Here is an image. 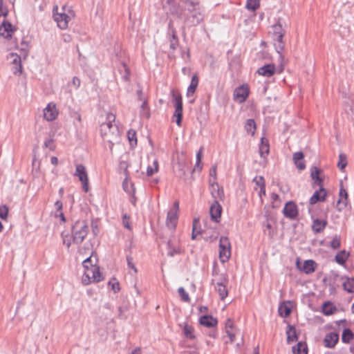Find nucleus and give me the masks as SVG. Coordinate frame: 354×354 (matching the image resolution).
<instances>
[{
  "mask_svg": "<svg viewBox=\"0 0 354 354\" xmlns=\"http://www.w3.org/2000/svg\"><path fill=\"white\" fill-rule=\"evenodd\" d=\"M253 182L255 183L256 185L260 188L259 196H261V192H263V195L266 194V185L265 180L263 176H256L253 179Z\"/></svg>",
  "mask_w": 354,
  "mask_h": 354,
  "instance_id": "nucleus-37",
  "label": "nucleus"
},
{
  "mask_svg": "<svg viewBox=\"0 0 354 354\" xmlns=\"http://www.w3.org/2000/svg\"><path fill=\"white\" fill-rule=\"evenodd\" d=\"M15 28L8 21L3 20L0 26V35L6 39H11Z\"/></svg>",
  "mask_w": 354,
  "mask_h": 354,
  "instance_id": "nucleus-12",
  "label": "nucleus"
},
{
  "mask_svg": "<svg viewBox=\"0 0 354 354\" xmlns=\"http://www.w3.org/2000/svg\"><path fill=\"white\" fill-rule=\"evenodd\" d=\"M344 289L349 293L354 292V279L346 278V281L343 283Z\"/></svg>",
  "mask_w": 354,
  "mask_h": 354,
  "instance_id": "nucleus-41",
  "label": "nucleus"
},
{
  "mask_svg": "<svg viewBox=\"0 0 354 354\" xmlns=\"http://www.w3.org/2000/svg\"><path fill=\"white\" fill-rule=\"evenodd\" d=\"M221 274V273H219V269L216 265V263L214 262L213 268H212V276L214 277V278H216L218 276H219V274Z\"/></svg>",
  "mask_w": 354,
  "mask_h": 354,
  "instance_id": "nucleus-62",
  "label": "nucleus"
},
{
  "mask_svg": "<svg viewBox=\"0 0 354 354\" xmlns=\"http://www.w3.org/2000/svg\"><path fill=\"white\" fill-rule=\"evenodd\" d=\"M202 157L203 156H196V162L194 167L192 169L193 173L195 171L199 172L201 171L202 166H201V163Z\"/></svg>",
  "mask_w": 354,
  "mask_h": 354,
  "instance_id": "nucleus-58",
  "label": "nucleus"
},
{
  "mask_svg": "<svg viewBox=\"0 0 354 354\" xmlns=\"http://www.w3.org/2000/svg\"><path fill=\"white\" fill-rule=\"evenodd\" d=\"M339 340V335L337 333L327 334L324 339V346L327 348H333Z\"/></svg>",
  "mask_w": 354,
  "mask_h": 354,
  "instance_id": "nucleus-19",
  "label": "nucleus"
},
{
  "mask_svg": "<svg viewBox=\"0 0 354 354\" xmlns=\"http://www.w3.org/2000/svg\"><path fill=\"white\" fill-rule=\"evenodd\" d=\"M222 213V207L217 200H214L210 206L209 214L212 221L216 223L220 222V218Z\"/></svg>",
  "mask_w": 354,
  "mask_h": 354,
  "instance_id": "nucleus-13",
  "label": "nucleus"
},
{
  "mask_svg": "<svg viewBox=\"0 0 354 354\" xmlns=\"http://www.w3.org/2000/svg\"><path fill=\"white\" fill-rule=\"evenodd\" d=\"M313 169L314 170L312 169L311 171L310 176L313 180H315L319 176L320 170L317 167H313Z\"/></svg>",
  "mask_w": 354,
  "mask_h": 354,
  "instance_id": "nucleus-63",
  "label": "nucleus"
},
{
  "mask_svg": "<svg viewBox=\"0 0 354 354\" xmlns=\"http://www.w3.org/2000/svg\"><path fill=\"white\" fill-rule=\"evenodd\" d=\"M276 71V67L274 64H266L258 68L257 73L261 76L270 77Z\"/></svg>",
  "mask_w": 354,
  "mask_h": 354,
  "instance_id": "nucleus-16",
  "label": "nucleus"
},
{
  "mask_svg": "<svg viewBox=\"0 0 354 354\" xmlns=\"http://www.w3.org/2000/svg\"><path fill=\"white\" fill-rule=\"evenodd\" d=\"M245 132L250 136H254L257 129V124L254 119H248L244 124Z\"/></svg>",
  "mask_w": 354,
  "mask_h": 354,
  "instance_id": "nucleus-27",
  "label": "nucleus"
},
{
  "mask_svg": "<svg viewBox=\"0 0 354 354\" xmlns=\"http://www.w3.org/2000/svg\"><path fill=\"white\" fill-rule=\"evenodd\" d=\"M313 180V187L318 186L319 188L323 187V179L320 176L317 177Z\"/></svg>",
  "mask_w": 354,
  "mask_h": 354,
  "instance_id": "nucleus-64",
  "label": "nucleus"
},
{
  "mask_svg": "<svg viewBox=\"0 0 354 354\" xmlns=\"http://www.w3.org/2000/svg\"><path fill=\"white\" fill-rule=\"evenodd\" d=\"M138 89L137 90V92H136L138 100L142 101L143 102L144 100H147V99L144 96V93L142 91V87L140 84H138Z\"/></svg>",
  "mask_w": 354,
  "mask_h": 354,
  "instance_id": "nucleus-56",
  "label": "nucleus"
},
{
  "mask_svg": "<svg viewBox=\"0 0 354 354\" xmlns=\"http://www.w3.org/2000/svg\"><path fill=\"white\" fill-rule=\"evenodd\" d=\"M178 216L176 211L169 210L167 216L166 225L169 230H174L176 226Z\"/></svg>",
  "mask_w": 354,
  "mask_h": 354,
  "instance_id": "nucleus-21",
  "label": "nucleus"
},
{
  "mask_svg": "<svg viewBox=\"0 0 354 354\" xmlns=\"http://www.w3.org/2000/svg\"><path fill=\"white\" fill-rule=\"evenodd\" d=\"M171 101L173 102L175 111L172 116V121L175 122L178 127L182 126L183 117V97L179 91L176 89H171Z\"/></svg>",
  "mask_w": 354,
  "mask_h": 354,
  "instance_id": "nucleus-3",
  "label": "nucleus"
},
{
  "mask_svg": "<svg viewBox=\"0 0 354 354\" xmlns=\"http://www.w3.org/2000/svg\"><path fill=\"white\" fill-rule=\"evenodd\" d=\"M77 176L80 181L82 184V189L85 192L88 191V178L86 170V167L82 164L76 165L75 172L74 174Z\"/></svg>",
  "mask_w": 354,
  "mask_h": 354,
  "instance_id": "nucleus-8",
  "label": "nucleus"
},
{
  "mask_svg": "<svg viewBox=\"0 0 354 354\" xmlns=\"http://www.w3.org/2000/svg\"><path fill=\"white\" fill-rule=\"evenodd\" d=\"M151 165H149L147 168V175L151 176L158 171V161L156 158L151 160Z\"/></svg>",
  "mask_w": 354,
  "mask_h": 354,
  "instance_id": "nucleus-32",
  "label": "nucleus"
},
{
  "mask_svg": "<svg viewBox=\"0 0 354 354\" xmlns=\"http://www.w3.org/2000/svg\"><path fill=\"white\" fill-rule=\"evenodd\" d=\"M354 338V333L349 328H345L342 335V341L348 344Z\"/></svg>",
  "mask_w": 354,
  "mask_h": 354,
  "instance_id": "nucleus-38",
  "label": "nucleus"
},
{
  "mask_svg": "<svg viewBox=\"0 0 354 354\" xmlns=\"http://www.w3.org/2000/svg\"><path fill=\"white\" fill-rule=\"evenodd\" d=\"M286 26V24L284 21H283V19L281 18H279L277 23L274 24L272 26V28L273 29V36L279 35L281 32L286 34V30L285 29Z\"/></svg>",
  "mask_w": 354,
  "mask_h": 354,
  "instance_id": "nucleus-26",
  "label": "nucleus"
},
{
  "mask_svg": "<svg viewBox=\"0 0 354 354\" xmlns=\"http://www.w3.org/2000/svg\"><path fill=\"white\" fill-rule=\"evenodd\" d=\"M198 76L196 73L194 74L191 79V82L187 88L186 95L187 97L192 96L196 91L198 86Z\"/></svg>",
  "mask_w": 354,
  "mask_h": 354,
  "instance_id": "nucleus-24",
  "label": "nucleus"
},
{
  "mask_svg": "<svg viewBox=\"0 0 354 354\" xmlns=\"http://www.w3.org/2000/svg\"><path fill=\"white\" fill-rule=\"evenodd\" d=\"M169 41V48L174 52L179 46V39L178 35L167 37Z\"/></svg>",
  "mask_w": 354,
  "mask_h": 354,
  "instance_id": "nucleus-43",
  "label": "nucleus"
},
{
  "mask_svg": "<svg viewBox=\"0 0 354 354\" xmlns=\"http://www.w3.org/2000/svg\"><path fill=\"white\" fill-rule=\"evenodd\" d=\"M88 232V226L86 221L78 220L74 223L71 228L73 243L80 244L82 243Z\"/></svg>",
  "mask_w": 354,
  "mask_h": 354,
  "instance_id": "nucleus-4",
  "label": "nucleus"
},
{
  "mask_svg": "<svg viewBox=\"0 0 354 354\" xmlns=\"http://www.w3.org/2000/svg\"><path fill=\"white\" fill-rule=\"evenodd\" d=\"M287 342L290 344L297 340L296 330L294 326L288 325V330L286 331Z\"/></svg>",
  "mask_w": 354,
  "mask_h": 354,
  "instance_id": "nucleus-34",
  "label": "nucleus"
},
{
  "mask_svg": "<svg viewBox=\"0 0 354 354\" xmlns=\"http://www.w3.org/2000/svg\"><path fill=\"white\" fill-rule=\"evenodd\" d=\"M299 262L297 261V266L299 269L306 274H310L315 270L316 263L311 259L306 260L301 268L299 267Z\"/></svg>",
  "mask_w": 354,
  "mask_h": 354,
  "instance_id": "nucleus-20",
  "label": "nucleus"
},
{
  "mask_svg": "<svg viewBox=\"0 0 354 354\" xmlns=\"http://www.w3.org/2000/svg\"><path fill=\"white\" fill-rule=\"evenodd\" d=\"M178 295L180 297L181 299L183 301H185V302L190 301L189 296L188 293L185 291V290L183 287H180L178 289Z\"/></svg>",
  "mask_w": 354,
  "mask_h": 354,
  "instance_id": "nucleus-49",
  "label": "nucleus"
},
{
  "mask_svg": "<svg viewBox=\"0 0 354 354\" xmlns=\"http://www.w3.org/2000/svg\"><path fill=\"white\" fill-rule=\"evenodd\" d=\"M236 330L233 328H229L227 330H225V333H227V336L230 338V340L231 342H234L235 341V336H236Z\"/></svg>",
  "mask_w": 354,
  "mask_h": 354,
  "instance_id": "nucleus-55",
  "label": "nucleus"
},
{
  "mask_svg": "<svg viewBox=\"0 0 354 354\" xmlns=\"http://www.w3.org/2000/svg\"><path fill=\"white\" fill-rule=\"evenodd\" d=\"M327 192L324 187H320L316 190L310 197L309 202L311 205H314L318 202H323L326 200Z\"/></svg>",
  "mask_w": 354,
  "mask_h": 354,
  "instance_id": "nucleus-17",
  "label": "nucleus"
},
{
  "mask_svg": "<svg viewBox=\"0 0 354 354\" xmlns=\"http://www.w3.org/2000/svg\"><path fill=\"white\" fill-rule=\"evenodd\" d=\"M21 51H23L25 53L26 55H27L28 52V43L24 40H22L21 42Z\"/></svg>",
  "mask_w": 354,
  "mask_h": 354,
  "instance_id": "nucleus-60",
  "label": "nucleus"
},
{
  "mask_svg": "<svg viewBox=\"0 0 354 354\" xmlns=\"http://www.w3.org/2000/svg\"><path fill=\"white\" fill-rule=\"evenodd\" d=\"M103 280V277L100 271V268L95 265H91L90 269L84 271L82 277V283L84 285H88L91 282H100Z\"/></svg>",
  "mask_w": 354,
  "mask_h": 354,
  "instance_id": "nucleus-5",
  "label": "nucleus"
},
{
  "mask_svg": "<svg viewBox=\"0 0 354 354\" xmlns=\"http://www.w3.org/2000/svg\"><path fill=\"white\" fill-rule=\"evenodd\" d=\"M140 113L141 117L149 119L151 116L150 109L147 100H144L140 106Z\"/></svg>",
  "mask_w": 354,
  "mask_h": 354,
  "instance_id": "nucleus-33",
  "label": "nucleus"
},
{
  "mask_svg": "<svg viewBox=\"0 0 354 354\" xmlns=\"http://www.w3.org/2000/svg\"><path fill=\"white\" fill-rule=\"evenodd\" d=\"M327 221L326 219H313L312 224V230L315 233H320L325 229L327 225Z\"/></svg>",
  "mask_w": 354,
  "mask_h": 354,
  "instance_id": "nucleus-25",
  "label": "nucleus"
},
{
  "mask_svg": "<svg viewBox=\"0 0 354 354\" xmlns=\"http://www.w3.org/2000/svg\"><path fill=\"white\" fill-rule=\"evenodd\" d=\"M307 346L302 342H298L292 347V351L295 354H307Z\"/></svg>",
  "mask_w": 354,
  "mask_h": 354,
  "instance_id": "nucleus-39",
  "label": "nucleus"
},
{
  "mask_svg": "<svg viewBox=\"0 0 354 354\" xmlns=\"http://www.w3.org/2000/svg\"><path fill=\"white\" fill-rule=\"evenodd\" d=\"M127 138L131 148H134L137 145V135L134 129H129L127 131Z\"/></svg>",
  "mask_w": 354,
  "mask_h": 354,
  "instance_id": "nucleus-36",
  "label": "nucleus"
},
{
  "mask_svg": "<svg viewBox=\"0 0 354 354\" xmlns=\"http://www.w3.org/2000/svg\"><path fill=\"white\" fill-rule=\"evenodd\" d=\"M44 147L48 148L50 151H53L55 148L54 140L51 138H48L44 141Z\"/></svg>",
  "mask_w": 354,
  "mask_h": 354,
  "instance_id": "nucleus-54",
  "label": "nucleus"
},
{
  "mask_svg": "<svg viewBox=\"0 0 354 354\" xmlns=\"http://www.w3.org/2000/svg\"><path fill=\"white\" fill-rule=\"evenodd\" d=\"M180 5L176 0H162V8L167 16H174L183 22V30L196 26L204 19L205 10L199 0H180Z\"/></svg>",
  "mask_w": 354,
  "mask_h": 354,
  "instance_id": "nucleus-1",
  "label": "nucleus"
},
{
  "mask_svg": "<svg viewBox=\"0 0 354 354\" xmlns=\"http://www.w3.org/2000/svg\"><path fill=\"white\" fill-rule=\"evenodd\" d=\"M250 88L247 84H243L235 88L234 91V99L240 103L244 102L248 97Z\"/></svg>",
  "mask_w": 354,
  "mask_h": 354,
  "instance_id": "nucleus-11",
  "label": "nucleus"
},
{
  "mask_svg": "<svg viewBox=\"0 0 354 354\" xmlns=\"http://www.w3.org/2000/svg\"><path fill=\"white\" fill-rule=\"evenodd\" d=\"M230 243L227 237L221 236L219 240V258L222 263L227 261L230 257Z\"/></svg>",
  "mask_w": 354,
  "mask_h": 354,
  "instance_id": "nucleus-6",
  "label": "nucleus"
},
{
  "mask_svg": "<svg viewBox=\"0 0 354 354\" xmlns=\"http://www.w3.org/2000/svg\"><path fill=\"white\" fill-rule=\"evenodd\" d=\"M122 189L123 190L129 194H134L135 193V188L133 184L129 180V176H125L123 182H122Z\"/></svg>",
  "mask_w": 354,
  "mask_h": 354,
  "instance_id": "nucleus-29",
  "label": "nucleus"
},
{
  "mask_svg": "<svg viewBox=\"0 0 354 354\" xmlns=\"http://www.w3.org/2000/svg\"><path fill=\"white\" fill-rule=\"evenodd\" d=\"M199 323L207 328H212L217 325L218 321L212 315H203L199 319Z\"/></svg>",
  "mask_w": 354,
  "mask_h": 354,
  "instance_id": "nucleus-23",
  "label": "nucleus"
},
{
  "mask_svg": "<svg viewBox=\"0 0 354 354\" xmlns=\"http://www.w3.org/2000/svg\"><path fill=\"white\" fill-rule=\"evenodd\" d=\"M7 59H12L11 64L13 65L12 68V73L15 75H21L23 72L21 56L17 53H10L7 56Z\"/></svg>",
  "mask_w": 354,
  "mask_h": 354,
  "instance_id": "nucleus-10",
  "label": "nucleus"
},
{
  "mask_svg": "<svg viewBox=\"0 0 354 354\" xmlns=\"http://www.w3.org/2000/svg\"><path fill=\"white\" fill-rule=\"evenodd\" d=\"M259 0H247L246 8L250 11H255L259 7Z\"/></svg>",
  "mask_w": 354,
  "mask_h": 354,
  "instance_id": "nucleus-46",
  "label": "nucleus"
},
{
  "mask_svg": "<svg viewBox=\"0 0 354 354\" xmlns=\"http://www.w3.org/2000/svg\"><path fill=\"white\" fill-rule=\"evenodd\" d=\"M259 153L260 155L268 154L270 151L269 141L267 138L263 137L261 138V143L259 145Z\"/></svg>",
  "mask_w": 354,
  "mask_h": 354,
  "instance_id": "nucleus-30",
  "label": "nucleus"
},
{
  "mask_svg": "<svg viewBox=\"0 0 354 354\" xmlns=\"http://www.w3.org/2000/svg\"><path fill=\"white\" fill-rule=\"evenodd\" d=\"M199 224V219L194 218L193 221V226H192V239H196L197 235L201 234V230L197 229V225Z\"/></svg>",
  "mask_w": 354,
  "mask_h": 354,
  "instance_id": "nucleus-47",
  "label": "nucleus"
},
{
  "mask_svg": "<svg viewBox=\"0 0 354 354\" xmlns=\"http://www.w3.org/2000/svg\"><path fill=\"white\" fill-rule=\"evenodd\" d=\"M8 213V208L6 205L0 206V218L5 219L6 218Z\"/></svg>",
  "mask_w": 354,
  "mask_h": 354,
  "instance_id": "nucleus-59",
  "label": "nucleus"
},
{
  "mask_svg": "<svg viewBox=\"0 0 354 354\" xmlns=\"http://www.w3.org/2000/svg\"><path fill=\"white\" fill-rule=\"evenodd\" d=\"M335 310V307L330 302H325L322 307V312L325 315H333Z\"/></svg>",
  "mask_w": 354,
  "mask_h": 354,
  "instance_id": "nucleus-42",
  "label": "nucleus"
},
{
  "mask_svg": "<svg viewBox=\"0 0 354 354\" xmlns=\"http://www.w3.org/2000/svg\"><path fill=\"white\" fill-rule=\"evenodd\" d=\"M341 245L339 236L335 235L330 242V247L333 249H338Z\"/></svg>",
  "mask_w": 354,
  "mask_h": 354,
  "instance_id": "nucleus-53",
  "label": "nucleus"
},
{
  "mask_svg": "<svg viewBox=\"0 0 354 354\" xmlns=\"http://www.w3.org/2000/svg\"><path fill=\"white\" fill-rule=\"evenodd\" d=\"M58 112L55 104L49 103L44 110V117L47 121H53L57 117Z\"/></svg>",
  "mask_w": 354,
  "mask_h": 354,
  "instance_id": "nucleus-15",
  "label": "nucleus"
},
{
  "mask_svg": "<svg viewBox=\"0 0 354 354\" xmlns=\"http://www.w3.org/2000/svg\"><path fill=\"white\" fill-rule=\"evenodd\" d=\"M284 35L285 34L281 32L279 35L273 36V39L274 41V48L277 53L279 55L280 59H283L282 52L285 47V42L283 39Z\"/></svg>",
  "mask_w": 354,
  "mask_h": 354,
  "instance_id": "nucleus-18",
  "label": "nucleus"
},
{
  "mask_svg": "<svg viewBox=\"0 0 354 354\" xmlns=\"http://www.w3.org/2000/svg\"><path fill=\"white\" fill-rule=\"evenodd\" d=\"M53 17L54 20L57 22V26L60 29L64 30L68 28V21L71 17L65 12H58L57 6H55L53 8Z\"/></svg>",
  "mask_w": 354,
  "mask_h": 354,
  "instance_id": "nucleus-7",
  "label": "nucleus"
},
{
  "mask_svg": "<svg viewBox=\"0 0 354 354\" xmlns=\"http://www.w3.org/2000/svg\"><path fill=\"white\" fill-rule=\"evenodd\" d=\"M129 217L127 216V215L125 214L123 215L122 216V223H123V225L125 228L128 229V230H131V226H130V224H129Z\"/></svg>",
  "mask_w": 354,
  "mask_h": 354,
  "instance_id": "nucleus-61",
  "label": "nucleus"
},
{
  "mask_svg": "<svg viewBox=\"0 0 354 354\" xmlns=\"http://www.w3.org/2000/svg\"><path fill=\"white\" fill-rule=\"evenodd\" d=\"M226 286L227 284L214 286L215 289L218 292L220 299L221 300H224L228 295V291L227 290Z\"/></svg>",
  "mask_w": 354,
  "mask_h": 354,
  "instance_id": "nucleus-40",
  "label": "nucleus"
},
{
  "mask_svg": "<svg viewBox=\"0 0 354 354\" xmlns=\"http://www.w3.org/2000/svg\"><path fill=\"white\" fill-rule=\"evenodd\" d=\"M133 257L128 255L127 256V266L129 268L132 269L134 272L135 274L137 273L138 270H137V268L135 266L133 262Z\"/></svg>",
  "mask_w": 354,
  "mask_h": 354,
  "instance_id": "nucleus-57",
  "label": "nucleus"
},
{
  "mask_svg": "<svg viewBox=\"0 0 354 354\" xmlns=\"http://www.w3.org/2000/svg\"><path fill=\"white\" fill-rule=\"evenodd\" d=\"M182 253V250L178 245V240L174 239L167 241V255L174 257Z\"/></svg>",
  "mask_w": 354,
  "mask_h": 354,
  "instance_id": "nucleus-14",
  "label": "nucleus"
},
{
  "mask_svg": "<svg viewBox=\"0 0 354 354\" xmlns=\"http://www.w3.org/2000/svg\"><path fill=\"white\" fill-rule=\"evenodd\" d=\"M116 116L112 113L106 114V122L100 127V135L103 140L108 143L110 149L115 143H119L120 131L118 125L115 123Z\"/></svg>",
  "mask_w": 354,
  "mask_h": 354,
  "instance_id": "nucleus-2",
  "label": "nucleus"
},
{
  "mask_svg": "<svg viewBox=\"0 0 354 354\" xmlns=\"http://www.w3.org/2000/svg\"><path fill=\"white\" fill-rule=\"evenodd\" d=\"M348 203V193L347 191L343 187H341L339 189V198L337 201V209L339 211H341L344 208H345L347 205Z\"/></svg>",
  "mask_w": 354,
  "mask_h": 354,
  "instance_id": "nucleus-22",
  "label": "nucleus"
},
{
  "mask_svg": "<svg viewBox=\"0 0 354 354\" xmlns=\"http://www.w3.org/2000/svg\"><path fill=\"white\" fill-rule=\"evenodd\" d=\"M122 65L124 68V74L122 75V79L124 82H128L130 80V75H131V71L127 64L124 62H122Z\"/></svg>",
  "mask_w": 354,
  "mask_h": 354,
  "instance_id": "nucleus-48",
  "label": "nucleus"
},
{
  "mask_svg": "<svg viewBox=\"0 0 354 354\" xmlns=\"http://www.w3.org/2000/svg\"><path fill=\"white\" fill-rule=\"evenodd\" d=\"M211 283L212 285H224L228 283V277L225 273H221L216 278L212 279Z\"/></svg>",
  "mask_w": 354,
  "mask_h": 354,
  "instance_id": "nucleus-31",
  "label": "nucleus"
},
{
  "mask_svg": "<svg viewBox=\"0 0 354 354\" xmlns=\"http://www.w3.org/2000/svg\"><path fill=\"white\" fill-rule=\"evenodd\" d=\"M282 212L286 218L296 220L299 214L298 207L294 201H290L285 204Z\"/></svg>",
  "mask_w": 354,
  "mask_h": 354,
  "instance_id": "nucleus-9",
  "label": "nucleus"
},
{
  "mask_svg": "<svg viewBox=\"0 0 354 354\" xmlns=\"http://www.w3.org/2000/svg\"><path fill=\"white\" fill-rule=\"evenodd\" d=\"M279 313L281 316L287 317L290 315L291 309L286 304H282L279 307Z\"/></svg>",
  "mask_w": 354,
  "mask_h": 354,
  "instance_id": "nucleus-45",
  "label": "nucleus"
},
{
  "mask_svg": "<svg viewBox=\"0 0 354 354\" xmlns=\"http://www.w3.org/2000/svg\"><path fill=\"white\" fill-rule=\"evenodd\" d=\"M129 164L127 161H120L119 164V170L123 171L125 176H129L128 172Z\"/></svg>",
  "mask_w": 354,
  "mask_h": 354,
  "instance_id": "nucleus-51",
  "label": "nucleus"
},
{
  "mask_svg": "<svg viewBox=\"0 0 354 354\" xmlns=\"http://www.w3.org/2000/svg\"><path fill=\"white\" fill-rule=\"evenodd\" d=\"M304 156H293V162L299 170H304L306 168V162L304 160Z\"/></svg>",
  "mask_w": 354,
  "mask_h": 354,
  "instance_id": "nucleus-44",
  "label": "nucleus"
},
{
  "mask_svg": "<svg viewBox=\"0 0 354 354\" xmlns=\"http://www.w3.org/2000/svg\"><path fill=\"white\" fill-rule=\"evenodd\" d=\"M211 194L215 200L222 198L223 195V189L219 187L217 183H211Z\"/></svg>",
  "mask_w": 354,
  "mask_h": 354,
  "instance_id": "nucleus-28",
  "label": "nucleus"
},
{
  "mask_svg": "<svg viewBox=\"0 0 354 354\" xmlns=\"http://www.w3.org/2000/svg\"><path fill=\"white\" fill-rule=\"evenodd\" d=\"M348 161L346 156H339V161L337 162V167L342 171L347 165Z\"/></svg>",
  "mask_w": 354,
  "mask_h": 354,
  "instance_id": "nucleus-52",
  "label": "nucleus"
},
{
  "mask_svg": "<svg viewBox=\"0 0 354 354\" xmlns=\"http://www.w3.org/2000/svg\"><path fill=\"white\" fill-rule=\"evenodd\" d=\"M349 254L346 250H342L338 252L335 257V261L339 265H344L348 259Z\"/></svg>",
  "mask_w": 354,
  "mask_h": 354,
  "instance_id": "nucleus-35",
  "label": "nucleus"
},
{
  "mask_svg": "<svg viewBox=\"0 0 354 354\" xmlns=\"http://www.w3.org/2000/svg\"><path fill=\"white\" fill-rule=\"evenodd\" d=\"M193 328L186 324L183 328V333L185 336L189 339H194V336L192 335Z\"/></svg>",
  "mask_w": 354,
  "mask_h": 354,
  "instance_id": "nucleus-50",
  "label": "nucleus"
}]
</instances>
